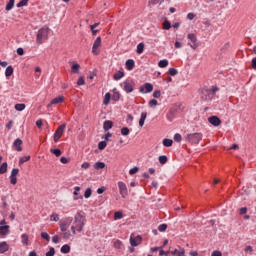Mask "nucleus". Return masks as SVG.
<instances>
[{"label":"nucleus","mask_w":256,"mask_h":256,"mask_svg":"<svg viewBox=\"0 0 256 256\" xmlns=\"http://www.w3.org/2000/svg\"><path fill=\"white\" fill-rule=\"evenodd\" d=\"M83 227H85V218H83V215H81V213H77L74 223L71 226V231L73 235H75L76 231H78V233H81L83 231Z\"/></svg>","instance_id":"f257e3e1"},{"label":"nucleus","mask_w":256,"mask_h":256,"mask_svg":"<svg viewBox=\"0 0 256 256\" xmlns=\"http://www.w3.org/2000/svg\"><path fill=\"white\" fill-rule=\"evenodd\" d=\"M49 31L50 29L47 26H44L38 30L37 37H36V43L38 45H43V42L49 39Z\"/></svg>","instance_id":"f03ea898"},{"label":"nucleus","mask_w":256,"mask_h":256,"mask_svg":"<svg viewBox=\"0 0 256 256\" xmlns=\"http://www.w3.org/2000/svg\"><path fill=\"white\" fill-rule=\"evenodd\" d=\"M202 139L203 134L201 133H192L186 136V141H188V143H192V145H199Z\"/></svg>","instance_id":"7ed1b4c3"},{"label":"nucleus","mask_w":256,"mask_h":256,"mask_svg":"<svg viewBox=\"0 0 256 256\" xmlns=\"http://www.w3.org/2000/svg\"><path fill=\"white\" fill-rule=\"evenodd\" d=\"M65 127H67L66 124H61L55 131L53 139L54 143H58L59 139L63 137V133L65 132Z\"/></svg>","instance_id":"20e7f679"},{"label":"nucleus","mask_w":256,"mask_h":256,"mask_svg":"<svg viewBox=\"0 0 256 256\" xmlns=\"http://www.w3.org/2000/svg\"><path fill=\"white\" fill-rule=\"evenodd\" d=\"M187 39H189V41L191 42L188 43V45L191 47V49L195 51V49L199 47V42H197V35H195L194 33H190L187 35Z\"/></svg>","instance_id":"39448f33"},{"label":"nucleus","mask_w":256,"mask_h":256,"mask_svg":"<svg viewBox=\"0 0 256 256\" xmlns=\"http://www.w3.org/2000/svg\"><path fill=\"white\" fill-rule=\"evenodd\" d=\"M123 88L126 93H133L135 89V81L126 80L123 82Z\"/></svg>","instance_id":"423d86ee"},{"label":"nucleus","mask_w":256,"mask_h":256,"mask_svg":"<svg viewBox=\"0 0 256 256\" xmlns=\"http://www.w3.org/2000/svg\"><path fill=\"white\" fill-rule=\"evenodd\" d=\"M118 189H119V193L121 195V197H123V199H125V197H127L129 195V192L127 190V185L125 184V182H118Z\"/></svg>","instance_id":"0eeeda50"},{"label":"nucleus","mask_w":256,"mask_h":256,"mask_svg":"<svg viewBox=\"0 0 256 256\" xmlns=\"http://www.w3.org/2000/svg\"><path fill=\"white\" fill-rule=\"evenodd\" d=\"M71 223H73V218L68 217V218H66V219L60 224V229H61L62 233H65V231H67V229H69V226L71 225Z\"/></svg>","instance_id":"6e6552de"},{"label":"nucleus","mask_w":256,"mask_h":256,"mask_svg":"<svg viewBox=\"0 0 256 256\" xmlns=\"http://www.w3.org/2000/svg\"><path fill=\"white\" fill-rule=\"evenodd\" d=\"M17 175H19V169L18 168L12 169L11 175H10L11 185H17Z\"/></svg>","instance_id":"1a4fd4ad"},{"label":"nucleus","mask_w":256,"mask_h":256,"mask_svg":"<svg viewBox=\"0 0 256 256\" xmlns=\"http://www.w3.org/2000/svg\"><path fill=\"white\" fill-rule=\"evenodd\" d=\"M101 47V37H97L94 41L93 47H92V53L94 55H99L98 49Z\"/></svg>","instance_id":"9d476101"},{"label":"nucleus","mask_w":256,"mask_h":256,"mask_svg":"<svg viewBox=\"0 0 256 256\" xmlns=\"http://www.w3.org/2000/svg\"><path fill=\"white\" fill-rule=\"evenodd\" d=\"M153 91V84L151 83H145L139 88L140 93H151Z\"/></svg>","instance_id":"9b49d317"},{"label":"nucleus","mask_w":256,"mask_h":256,"mask_svg":"<svg viewBox=\"0 0 256 256\" xmlns=\"http://www.w3.org/2000/svg\"><path fill=\"white\" fill-rule=\"evenodd\" d=\"M208 122L214 127H219V125H221V119L217 116H210Z\"/></svg>","instance_id":"f8f14e48"},{"label":"nucleus","mask_w":256,"mask_h":256,"mask_svg":"<svg viewBox=\"0 0 256 256\" xmlns=\"http://www.w3.org/2000/svg\"><path fill=\"white\" fill-rule=\"evenodd\" d=\"M65 101V96H58L51 100V103L47 105V107H51V105H59V103H63Z\"/></svg>","instance_id":"ddd939ff"},{"label":"nucleus","mask_w":256,"mask_h":256,"mask_svg":"<svg viewBox=\"0 0 256 256\" xmlns=\"http://www.w3.org/2000/svg\"><path fill=\"white\" fill-rule=\"evenodd\" d=\"M23 145V140H21V138H17L14 143H13V147L17 150V151H23V147H21Z\"/></svg>","instance_id":"4468645a"},{"label":"nucleus","mask_w":256,"mask_h":256,"mask_svg":"<svg viewBox=\"0 0 256 256\" xmlns=\"http://www.w3.org/2000/svg\"><path fill=\"white\" fill-rule=\"evenodd\" d=\"M79 191H81V187L76 186L74 187V201H78V199H83V195L79 194Z\"/></svg>","instance_id":"2eb2a0df"},{"label":"nucleus","mask_w":256,"mask_h":256,"mask_svg":"<svg viewBox=\"0 0 256 256\" xmlns=\"http://www.w3.org/2000/svg\"><path fill=\"white\" fill-rule=\"evenodd\" d=\"M175 113H177V110L175 108H171L167 114H166V118L171 122L173 121V119H175Z\"/></svg>","instance_id":"dca6fc26"},{"label":"nucleus","mask_w":256,"mask_h":256,"mask_svg":"<svg viewBox=\"0 0 256 256\" xmlns=\"http://www.w3.org/2000/svg\"><path fill=\"white\" fill-rule=\"evenodd\" d=\"M126 69L127 71H133V69H135V60L128 59L126 61Z\"/></svg>","instance_id":"f3484780"},{"label":"nucleus","mask_w":256,"mask_h":256,"mask_svg":"<svg viewBox=\"0 0 256 256\" xmlns=\"http://www.w3.org/2000/svg\"><path fill=\"white\" fill-rule=\"evenodd\" d=\"M79 69H81V65H79L77 62H73L71 66V73L79 74Z\"/></svg>","instance_id":"a211bd4d"},{"label":"nucleus","mask_w":256,"mask_h":256,"mask_svg":"<svg viewBox=\"0 0 256 256\" xmlns=\"http://www.w3.org/2000/svg\"><path fill=\"white\" fill-rule=\"evenodd\" d=\"M139 241H141V236H137L135 238L131 237L130 238V245L132 247H137V245H139Z\"/></svg>","instance_id":"6ab92c4d"},{"label":"nucleus","mask_w":256,"mask_h":256,"mask_svg":"<svg viewBox=\"0 0 256 256\" xmlns=\"http://www.w3.org/2000/svg\"><path fill=\"white\" fill-rule=\"evenodd\" d=\"M104 131H109V129H113V121L106 120L103 124Z\"/></svg>","instance_id":"aec40b11"},{"label":"nucleus","mask_w":256,"mask_h":256,"mask_svg":"<svg viewBox=\"0 0 256 256\" xmlns=\"http://www.w3.org/2000/svg\"><path fill=\"white\" fill-rule=\"evenodd\" d=\"M9 251V244L7 242H0V253H7Z\"/></svg>","instance_id":"412c9836"},{"label":"nucleus","mask_w":256,"mask_h":256,"mask_svg":"<svg viewBox=\"0 0 256 256\" xmlns=\"http://www.w3.org/2000/svg\"><path fill=\"white\" fill-rule=\"evenodd\" d=\"M9 234V225L0 226V235L5 236Z\"/></svg>","instance_id":"4be33fe9"},{"label":"nucleus","mask_w":256,"mask_h":256,"mask_svg":"<svg viewBox=\"0 0 256 256\" xmlns=\"http://www.w3.org/2000/svg\"><path fill=\"white\" fill-rule=\"evenodd\" d=\"M123 77H125V72L118 71L117 73L114 74L113 79L114 81H119V79H123Z\"/></svg>","instance_id":"5701e85b"},{"label":"nucleus","mask_w":256,"mask_h":256,"mask_svg":"<svg viewBox=\"0 0 256 256\" xmlns=\"http://www.w3.org/2000/svg\"><path fill=\"white\" fill-rule=\"evenodd\" d=\"M145 119H147V112H142L139 120L140 127H143V125H145Z\"/></svg>","instance_id":"b1692460"},{"label":"nucleus","mask_w":256,"mask_h":256,"mask_svg":"<svg viewBox=\"0 0 256 256\" xmlns=\"http://www.w3.org/2000/svg\"><path fill=\"white\" fill-rule=\"evenodd\" d=\"M143 51H145V44L141 42L137 45L136 53H138V55H141Z\"/></svg>","instance_id":"393cba45"},{"label":"nucleus","mask_w":256,"mask_h":256,"mask_svg":"<svg viewBox=\"0 0 256 256\" xmlns=\"http://www.w3.org/2000/svg\"><path fill=\"white\" fill-rule=\"evenodd\" d=\"M172 255H177V256H185V248H181V250L175 249L174 251H171Z\"/></svg>","instance_id":"a878e982"},{"label":"nucleus","mask_w":256,"mask_h":256,"mask_svg":"<svg viewBox=\"0 0 256 256\" xmlns=\"http://www.w3.org/2000/svg\"><path fill=\"white\" fill-rule=\"evenodd\" d=\"M113 101H119L121 99V94L117 92V88L113 89V96H112Z\"/></svg>","instance_id":"bb28decb"},{"label":"nucleus","mask_w":256,"mask_h":256,"mask_svg":"<svg viewBox=\"0 0 256 256\" xmlns=\"http://www.w3.org/2000/svg\"><path fill=\"white\" fill-rule=\"evenodd\" d=\"M162 28L165 31H169V29H171V22L167 19H165V21L162 23Z\"/></svg>","instance_id":"cd10ccee"},{"label":"nucleus","mask_w":256,"mask_h":256,"mask_svg":"<svg viewBox=\"0 0 256 256\" xmlns=\"http://www.w3.org/2000/svg\"><path fill=\"white\" fill-rule=\"evenodd\" d=\"M158 161L160 165H165L169 159L167 158L166 155L159 156Z\"/></svg>","instance_id":"c85d7f7f"},{"label":"nucleus","mask_w":256,"mask_h":256,"mask_svg":"<svg viewBox=\"0 0 256 256\" xmlns=\"http://www.w3.org/2000/svg\"><path fill=\"white\" fill-rule=\"evenodd\" d=\"M94 169L99 171V169H105V163L104 162H96L94 164Z\"/></svg>","instance_id":"c756f323"},{"label":"nucleus","mask_w":256,"mask_h":256,"mask_svg":"<svg viewBox=\"0 0 256 256\" xmlns=\"http://www.w3.org/2000/svg\"><path fill=\"white\" fill-rule=\"evenodd\" d=\"M162 143H163L164 147H173V140H171V139L166 138L163 140Z\"/></svg>","instance_id":"7c9ffc66"},{"label":"nucleus","mask_w":256,"mask_h":256,"mask_svg":"<svg viewBox=\"0 0 256 256\" xmlns=\"http://www.w3.org/2000/svg\"><path fill=\"white\" fill-rule=\"evenodd\" d=\"M169 65V61L168 60H160L159 63H158V66L161 68V69H165V67H167Z\"/></svg>","instance_id":"2f4dec72"},{"label":"nucleus","mask_w":256,"mask_h":256,"mask_svg":"<svg viewBox=\"0 0 256 256\" xmlns=\"http://www.w3.org/2000/svg\"><path fill=\"white\" fill-rule=\"evenodd\" d=\"M70 252H71V246L66 244L61 247V253L67 254Z\"/></svg>","instance_id":"473e14b6"},{"label":"nucleus","mask_w":256,"mask_h":256,"mask_svg":"<svg viewBox=\"0 0 256 256\" xmlns=\"http://www.w3.org/2000/svg\"><path fill=\"white\" fill-rule=\"evenodd\" d=\"M109 101H111V93H106L103 100V105H109Z\"/></svg>","instance_id":"72a5a7b5"},{"label":"nucleus","mask_w":256,"mask_h":256,"mask_svg":"<svg viewBox=\"0 0 256 256\" xmlns=\"http://www.w3.org/2000/svg\"><path fill=\"white\" fill-rule=\"evenodd\" d=\"M15 7V0H9V2L6 5V11H11Z\"/></svg>","instance_id":"f704fd0d"},{"label":"nucleus","mask_w":256,"mask_h":256,"mask_svg":"<svg viewBox=\"0 0 256 256\" xmlns=\"http://www.w3.org/2000/svg\"><path fill=\"white\" fill-rule=\"evenodd\" d=\"M7 167H8L7 162L2 163L0 167V175L7 173Z\"/></svg>","instance_id":"c9c22d12"},{"label":"nucleus","mask_w":256,"mask_h":256,"mask_svg":"<svg viewBox=\"0 0 256 256\" xmlns=\"http://www.w3.org/2000/svg\"><path fill=\"white\" fill-rule=\"evenodd\" d=\"M21 239H22L23 245H29V235L22 234Z\"/></svg>","instance_id":"e433bc0d"},{"label":"nucleus","mask_w":256,"mask_h":256,"mask_svg":"<svg viewBox=\"0 0 256 256\" xmlns=\"http://www.w3.org/2000/svg\"><path fill=\"white\" fill-rule=\"evenodd\" d=\"M6 77H11L13 75V66H8L5 70Z\"/></svg>","instance_id":"4c0bfd02"},{"label":"nucleus","mask_w":256,"mask_h":256,"mask_svg":"<svg viewBox=\"0 0 256 256\" xmlns=\"http://www.w3.org/2000/svg\"><path fill=\"white\" fill-rule=\"evenodd\" d=\"M31 156H23L19 159V165H23V163H27V161H30Z\"/></svg>","instance_id":"58836bf2"},{"label":"nucleus","mask_w":256,"mask_h":256,"mask_svg":"<svg viewBox=\"0 0 256 256\" xmlns=\"http://www.w3.org/2000/svg\"><path fill=\"white\" fill-rule=\"evenodd\" d=\"M50 152H51L53 155H55L56 157H61V154H62L61 149H59V148L51 149Z\"/></svg>","instance_id":"ea45409f"},{"label":"nucleus","mask_w":256,"mask_h":256,"mask_svg":"<svg viewBox=\"0 0 256 256\" xmlns=\"http://www.w3.org/2000/svg\"><path fill=\"white\" fill-rule=\"evenodd\" d=\"M105 147H107V142H106V141H100V142L98 143V149H99L100 151H103V150L105 149Z\"/></svg>","instance_id":"a19ab883"},{"label":"nucleus","mask_w":256,"mask_h":256,"mask_svg":"<svg viewBox=\"0 0 256 256\" xmlns=\"http://www.w3.org/2000/svg\"><path fill=\"white\" fill-rule=\"evenodd\" d=\"M92 193H93V191L91 190V188H87L84 193L85 199H89V197H91Z\"/></svg>","instance_id":"79ce46f5"},{"label":"nucleus","mask_w":256,"mask_h":256,"mask_svg":"<svg viewBox=\"0 0 256 256\" xmlns=\"http://www.w3.org/2000/svg\"><path fill=\"white\" fill-rule=\"evenodd\" d=\"M114 247L115 249H121V247H123V242H121V240H115Z\"/></svg>","instance_id":"37998d69"},{"label":"nucleus","mask_w":256,"mask_h":256,"mask_svg":"<svg viewBox=\"0 0 256 256\" xmlns=\"http://www.w3.org/2000/svg\"><path fill=\"white\" fill-rule=\"evenodd\" d=\"M27 3H29V0H21L16 7L21 8L27 6Z\"/></svg>","instance_id":"c03bdc74"},{"label":"nucleus","mask_w":256,"mask_h":256,"mask_svg":"<svg viewBox=\"0 0 256 256\" xmlns=\"http://www.w3.org/2000/svg\"><path fill=\"white\" fill-rule=\"evenodd\" d=\"M114 219L117 220V219H123V212L121 211H117L114 213Z\"/></svg>","instance_id":"a18cd8bd"},{"label":"nucleus","mask_w":256,"mask_h":256,"mask_svg":"<svg viewBox=\"0 0 256 256\" xmlns=\"http://www.w3.org/2000/svg\"><path fill=\"white\" fill-rule=\"evenodd\" d=\"M158 231H160V233H163L165 231H167V224H161L158 226Z\"/></svg>","instance_id":"49530a36"},{"label":"nucleus","mask_w":256,"mask_h":256,"mask_svg":"<svg viewBox=\"0 0 256 256\" xmlns=\"http://www.w3.org/2000/svg\"><path fill=\"white\" fill-rule=\"evenodd\" d=\"M42 239H45L46 241H51V236L47 232H42L41 233Z\"/></svg>","instance_id":"de8ad7c7"},{"label":"nucleus","mask_w":256,"mask_h":256,"mask_svg":"<svg viewBox=\"0 0 256 256\" xmlns=\"http://www.w3.org/2000/svg\"><path fill=\"white\" fill-rule=\"evenodd\" d=\"M165 0H150L148 3L149 5H157L159 3L160 5L164 3Z\"/></svg>","instance_id":"09e8293b"},{"label":"nucleus","mask_w":256,"mask_h":256,"mask_svg":"<svg viewBox=\"0 0 256 256\" xmlns=\"http://www.w3.org/2000/svg\"><path fill=\"white\" fill-rule=\"evenodd\" d=\"M25 107H26L25 104H16L15 105L16 111H24Z\"/></svg>","instance_id":"8fccbe9b"},{"label":"nucleus","mask_w":256,"mask_h":256,"mask_svg":"<svg viewBox=\"0 0 256 256\" xmlns=\"http://www.w3.org/2000/svg\"><path fill=\"white\" fill-rule=\"evenodd\" d=\"M168 73H169V75H171V77H175V75H177V69H175V68H170L169 70H168Z\"/></svg>","instance_id":"3c124183"},{"label":"nucleus","mask_w":256,"mask_h":256,"mask_svg":"<svg viewBox=\"0 0 256 256\" xmlns=\"http://www.w3.org/2000/svg\"><path fill=\"white\" fill-rule=\"evenodd\" d=\"M70 159L65 157V156H62L60 158V162L63 163V165H67V163H69Z\"/></svg>","instance_id":"603ef678"},{"label":"nucleus","mask_w":256,"mask_h":256,"mask_svg":"<svg viewBox=\"0 0 256 256\" xmlns=\"http://www.w3.org/2000/svg\"><path fill=\"white\" fill-rule=\"evenodd\" d=\"M129 129L127 128V127H123L122 129H121V135H124V136H127V135H129Z\"/></svg>","instance_id":"864d4df0"},{"label":"nucleus","mask_w":256,"mask_h":256,"mask_svg":"<svg viewBox=\"0 0 256 256\" xmlns=\"http://www.w3.org/2000/svg\"><path fill=\"white\" fill-rule=\"evenodd\" d=\"M139 172V167H134L129 170L130 175H135V173Z\"/></svg>","instance_id":"5fc2aeb1"},{"label":"nucleus","mask_w":256,"mask_h":256,"mask_svg":"<svg viewBox=\"0 0 256 256\" xmlns=\"http://www.w3.org/2000/svg\"><path fill=\"white\" fill-rule=\"evenodd\" d=\"M181 134L177 133L174 135V141H176V143H181Z\"/></svg>","instance_id":"6e6d98bb"},{"label":"nucleus","mask_w":256,"mask_h":256,"mask_svg":"<svg viewBox=\"0 0 256 256\" xmlns=\"http://www.w3.org/2000/svg\"><path fill=\"white\" fill-rule=\"evenodd\" d=\"M46 256H55V248L51 247L46 253Z\"/></svg>","instance_id":"4d7b16f0"},{"label":"nucleus","mask_w":256,"mask_h":256,"mask_svg":"<svg viewBox=\"0 0 256 256\" xmlns=\"http://www.w3.org/2000/svg\"><path fill=\"white\" fill-rule=\"evenodd\" d=\"M158 102L155 99L149 101V107H157Z\"/></svg>","instance_id":"13d9d810"},{"label":"nucleus","mask_w":256,"mask_h":256,"mask_svg":"<svg viewBox=\"0 0 256 256\" xmlns=\"http://www.w3.org/2000/svg\"><path fill=\"white\" fill-rule=\"evenodd\" d=\"M153 97H154V99H159V97H161V91L160 90L154 91Z\"/></svg>","instance_id":"bf43d9fd"},{"label":"nucleus","mask_w":256,"mask_h":256,"mask_svg":"<svg viewBox=\"0 0 256 256\" xmlns=\"http://www.w3.org/2000/svg\"><path fill=\"white\" fill-rule=\"evenodd\" d=\"M50 221H59V214H52L50 216Z\"/></svg>","instance_id":"052dcab7"},{"label":"nucleus","mask_w":256,"mask_h":256,"mask_svg":"<svg viewBox=\"0 0 256 256\" xmlns=\"http://www.w3.org/2000/svg\"><path fill=\"white\" fill-rule=\"evenodd\" d=\"M77 85L78 86L85 85V79L83 77H80L77 81Z\"/></svg>","instance_id":"680f3d73"},{"label":"nucleus","mask_w":256,"mask_h":256,"mask_svg":"<svg viewBox=\"0 0 256 256\" xmlns=\"http://www.w3.org/2000/svg\"><path fill=\"white\" fill-rule=\"evenodd\" d=\"M240 195H249V189L243 187L242 191L240 192Z\"/></svg>","instance_id":"e2e57ef3"},{"label":"nucleus","mask_w":256,"mask_h":256,"mask_svg":"<svg viewBox=\"0 0 256 256\" xmlns=\"http://www.w3.org/2000/svg\"><path fill=\"white\" fill-rule=\"evenodd\" d=\"M240 215H245L247 213V207H242L239 210Z\"/></svg>","instance_id":"0e129e2a"},{"label":"nucleus","mask_w":256,"mask_h":256,"mask_svg":"<svg viewBox=\"0 0 256 256\" xmlns=\"http://www.w3.org/2000/svg\"><path fill=\"white\" fill-rule=\"evenodd\" d=\"M82 169H89V167H91V164H89V162H84L82 165H81Z\"/></svg>","instance_id":"69168bd1"},{"label":"nucleus","mask_w":256,"mask_h":256,"mask_svg":"<svg viewBox=\"0 0 256 256\" xmlns=\"http://www.w3.org/2000/svg\"><path fill=\"white\" fill-rule=\"evenodd\" d=\"M211 256H223V254L221 253V251L215 250V251L212 252Z\"/></svg>","instance_id":"338daca9"},{"label":"nucleus","mask_w":256,"mask_h":256,"mask_svg":"<svg viewBox=\"0 0 256 256\" xmlns=\"http://www.w3.org/2000/svg\"><path fill=\"white\" fill-rule=\"evenodd\" d=\"M251 67L252 69H256V57H254L251 61Z\"/></svg>","instance_id":"774afa93"}]
</instances>
